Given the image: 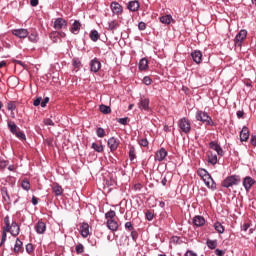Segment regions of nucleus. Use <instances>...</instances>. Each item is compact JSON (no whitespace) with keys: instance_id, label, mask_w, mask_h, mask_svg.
<instances>
[{"instance_id":"obj_42","label":"nucleus","mask_w":256,"mask_h":256,"mask_svg":"<svg viewBox=\"0 0 256 256\" xmlns=\"http://www.w3.org/2000/svg\"><path fill=\"white\" fill-rule=\"evenodd\" d=\"M21 187L24 189V191H30L31 189V182H29L28 179H24L21 182Z\"/></svg>"},{"instance_id":"obj_59","label":"nucleus","mask_w":256,"mask_h":256,"mask_svg":"<svg viewBox=\"0 0 256 256\" xmlns=\"http://www.w3.org/2000/svg\"><path fill=\"white\" fill-rule=\"evenodd\" d=\"M9 165V161L7 160H0V169H5Z\"/></svg>"},{"instance_id":"obj_3","label":"nucleus","mask_w":256,"mask_h":256,"mask_svg":"<svg viewBox=\"0 0 256 256\" xmlns=\"http://www.w3.org/2000/svg\"><path fill=\"white\" fill-rule=\"evenodd\" d=\"M178 131L180 135H189L191 133V120L187 117L178 120Z\"/></svg>"},{"instance_id":"obj_6","label":"nucleus","mask_w":256,"mask_h":256,"mask_svg":"<svg viewBox=\"0 0 256 256\" xmlns=\"http://www.w3.org/2000/svg\"><path fill=\"white\" fill-rule=\"evenodd\" d=\"M247 39V30H240L234 38L235 47H243V41Z\"/></svg>"},{"instance_id":"obj_33","label":"nucleus","mask_w":256,"mask_h":256,"mask_svg":"<svg viewBox=\"0 0 256 256\" xmlns=\"http://www.w3.org/2000/svg\"><path fill=\"white\" fill-rule=\"evenodd\" d=\"M121 24H119V21L112 20L108 22V31H116V29H119Z\"/></svg>"},{"instance_id":"obj_53","label":"nucleus","mask_w":256,"mask_h":256,"mask_svg":"<svg viewBox=\"0 0 256 256\" xmlns=\"http://www.w3.org/2000/svg\"><path fill=\"white\" fill-rule=\"evenodd\" d=\"M124 227H125V229H126L127 231H132V230L135 229V227L133 226V223H131V222H126L125 225H124Z\"/></svg>"},{"instance_id":"obj_8","label":"nucleus","mask_w":256,"mask_h":256,"mask_svg":"<svg viewBox=\"0 0 256 256\" xmlns=\"http://www.w3.org/2000/svg\"><path fill=\"white\" fill-rule=\"evenodd\" d=\"M110 9L113 15H116L117 17H121V15H123V6L117 1L110 3Z\"/></svg>"},{"instance_id":"obj_28","label":"nucleus","mask_w":256,"mask_h":256,"mask_svg":"<svg viewBox=\"0 0 256 256\" xmlns=\"http://www.w3.org/2000/svg\"><path fill=\"white\" fill-rule=\"evenodd\" d=\"M52 193H54L56 197L63 195V187L59 185V183H54L52 186Z\"/></svg>"},{"instance_id":"obj_50","label":"nucleus","mask_w":256,"mask_h":256,"mask_svg":"<svg viewBox=\"0 0 256 256\" xmlns=\"http://www.w3.org/2000/svg\"><path fill=\"white\" fill-rule=\"evenodd\" d=\"M96 135L97 137H99L100 139H103V137H105V129L99 127L96 130Z\"/></svg>"},{"instance_id":"obj_15","label":"nucleus","mask_w":256,"mask_h":256,"mask_svg":"<svg viewBox=\"0 0 256 256\" xmlns=\"http://www.w3.org/2000/svg\"><path fill=\"white\" fill-rule=\"evenodd\" d=\"M53 28L56 31H61V29H67V20L64 18H56L54 20Z\"/></svg>"},{"instance_id":"obj_35","label":"nucleus","mask_w":256,"mask_h":256,"mask_svg":"<svg viewBox=\"0 0 256 256\" xmlns=\"http://www.w3.org/2000/svg\"><path fill=\"white\" fill-rule=\"evenodd\" d=\"M91 41L94 43H97L98 39H101V34L97 30H91L90 35H89Z\"/></svg>"},{"instance_id":"obj_9","label":"nucleus","mask_w":256,"mask_h":256,"mask_svg":"<svg viewBox=\"0 0 256 256\" xmlns=\"http://www.w3.org/2000/svg\"><path fill=\"white\" fill-rule=\"evenodd\" d=\"M167 155H169V152H167V150L164 147H162L156 151L154 155V161L161 163L165 161V159H167Z\"/></svg>"},{"instance_id":"obj_16","label":"nucleus","mask_w":256,"mask_h":256,"mask_svg":"<svg viewBox=\"0 0 256 256\" xmlns=\"http://www.w3.org/2000/svg\"><path fill=\"white\" fill-rule=\"evenodd\" d=\"M255 183H256L255 179H253L251 176H246L242 181V185L245 191H247V193L251 191V188L253 187V185H255Z\"/></svg>"},{"instance_id":"obj_10","label":"nucleus","mask_w":256,"mask_h":256,"mask_svg":"<svg viewBox=\"0 0 256 256\" xmlns=\"http://www.w3.org/2000/svg\"><path fill=\"white\" fill-rule=\"evenodd\" d=\"M108 148L110 149L111 153H115L117 149H119V145H121V141L118 138L111 137L107 141Z\"/></svg>"},{"instance_id":"obj_56","label":"nucleus","mask_w":256,"mask_h":256,"mask_svg":"<svg viewBox=\"0 0 256 256\" xmlns=\"http://www.w3.org/2000/svg\"><path fill=\"white\" fill-rule=\"evenodd\" d=\"M138 29L139 31H145V29H147V24L145 22H139Z\"/></svg>"},{"instance_id":"obj_45","label":"nucleus","mask_w":256,"mask_h":256,"mask_svg":"<svg viewBox=\"0 0 256 256\" xmlns=\"http://www.w3.org/2000/svg\"><path fill=\"white\" fill-rule=\"evenodd\" d=\"M7 231H9V228L7 227L5 231H2V237L0 240V247H3L5 245V241H7Z\"/></svg>"},{"instance_id":"obj_2","label":"nucleus","mask_w":256,"mask_h":256,"mask_svg":"<svg viewBox=\"0 0 256 256\" xmlns=\"http://www.w3.org/2000/svg\"><path fill=\"white\" fill-rule=\"evenodd\" d=\"M115 217H117V213L114 210H109L108 212L105 213V219L106 221V226L110 231H119V222L115 220Z\"/></svg>"},{"instance_id":"obj_17","label":"nucleus","mask_w":256,"mask_h":256,"mask_svg":"<svg viewBox=\"0 0 256 256\" xmlns=\"http://www.w3.org/2000/svg\"><path fill=\"white\" fill-rule=\"evenodd\" d=\"M34 229L38 235H44L45 231H47V224L41 219L35 224Z\"/></svg>"},{"instance_id":"obj_52","label":"nucleus","mask_w":256,"mask_h":256,"mask_svg":"<svg viewBox=\"0 0 256 256\" xmlns=\"http://www.w3.org/2000/svg\"><path fill=\"white\" fill-rule=\"evenodd\" d=\"M142 81H143L144 85H147V86H149V85H151V83H153V79H151V77H149V76H145Z\"/></svg>"},{"instance_id":"obj_14","label":"nucleus","mask_w":256,"mask_h":256,"mask_svg":"<svg viewBox=\"0 0 256 256\" xmlns=\"http://www.w3.org/2000/svg\"><path fill=\"white\" fill-rule=\"evenodd\" d=\"M126 8L131 13H137L141 9V3H139V0H131L127 3Z\"/></svg>"},{"instance_id":"obj_36","label":"nucleus","mask_w":256,"mask_h":256,"mask_svg":"<svg viewBox=\"0 0 256 256\" xmlns=\"http://www.w3.org/2000/svg\"><path fill=\"white\" fill-rule=\"evenodd\" d=\"M72 67H74V69H77V71H79V69L83 67V64L81 63V59L74 57L72 59Z\"/></svg>"},{"instance_id":"obj_54","label":"nucleus","mask_w":256,"mask_h":256,"mask_svg":"<svg viewBox=\"0 0 256 256\" xmlns=\"http://www.w3.org/2000/svg\"><path fill=\"white\" fill-rule=\"evenodd\" d=\"M13 63H15V65H20L23 69H27V64L23 63V61L13 60Z\"/></svg>"},{"instance_id":"obj_64","label":"nucleus","mask_w":256,"mask_h":256,"mask_svg":"<svg viewBox=\"0 0 256 256\" xmlns=\"http://www.w3.org/2000/svg\"><path fill=\"white\" fill-rule=\"evenodd\" d=\"M185 256H197V254L195 252H193L192 250H187L185 253Z\"/></svg>"},{"instance_id":"obj_1","label":"nucleus","mask_w":256,"mask_h":256,"mask_svg":"<svg viewBox=\"0 0 256 256\" xmlns=\"http://www.w3.org/2000/svg\"><path fill=\"white\" fill-rule=\"evenodd\" d=\"M7 227L9 230L6 231V234L10 233L12 237H17L19 233H21V227L16 221H12L11 223V220H9V215L4 217V227H2V231H5Z\"/></svg>"},{"instance_id":"obj_22","label":"nucleus","mask_w":256,"mask_h":256,"mask_svg":"<svg viewBox=\"0 0 256 256\" xmlns=\"http://www.w3.org/2000/svg\"><path fill=\"white\" fill-rule=\"evenodd\" d=\"M82 24L79 20H75L70 27V33L73 35H79V32L81 31Z\"/></svg>"},{"instance_id":"obj_37","label":"nucleus","mask_w":256,"mask_h":256,"mask_svg":"<svg viewBox=\"0 0 256 256\" xmlns=\"http://www.w3.org/2000/svg\"><path fill=\"white\" fill-rule=\"evenodd\" d=\"M99 111H100V113H103L104 115H109V113H111V107H109L105 104H101L99 106Z\"/></svg>"},{"instance_id":"obj_51","label":"nucleus","mask_w":256,"mask_h":256,"mask_svg":"<svg viewBox=\"0 0 256 256\" xmlns=\"http://www.w3.org/2000/svg\"><path fill=\"white\" fill-rule=\"evenodd\" d=\"M131 237H132V241H134V243H137V239H139V232H137V230H132L131 231Z\"/></svg>"},{"instance_id":"obj_19","label":"nucleus","mask_w":256,"mask_h":256,"mask_svg":"<svg viewBox=\"0 0 256 256\" xmlns=\"http://www.w3.org/2000/svg\"><path fill=\"white\" fill-rule=\"evenodd\" d=\"M25 249L23 248V241L21 239L16 238L14 248H13V253L15 255H20V253H23Z\"/></svg>"},{"instance_id":"obj_41","label":"nucleus","mask_w":256,"mask_h":256,"mask_svg":"<svg viewBox=\"0 0 256 256\" xmlns=\"http://www.w3.org/2000/svg\"><path fill=\"white\" fill-rule=\"evenodd\" d=\"M206 245L208 249H211V250L217 249V240L207 239Z\"/></svg>"},{"instance_id":"obj_46","label":"nucleus","mask_w":256,"mask_h":256,"mask_svg":"<svg viewBox=\"0 0 256 256\" xmlns=\"http://www.w3.org/2000/svg\"><path fill=\"white\" fill-rule=\"evenodd\" d=\"M75 251L77 255H81L82 253H85V246H83L81 243H78L75 247Z\"/></svg>"},{"instance_id":"obj_34","label":"nucleus","mask_w":256,"mask_h":256,"mask_svg":"<svg viewBox=\"0 0 256 256\" xmlns=\"http://www.w3.org/2000/svg\"><path fill=\"white\" fill-rule=\"evenodd\" d=\"M1 195L6 203H9V201H11V196H9V191L7 190V187L1 188Z\"/></svg>"},{"instance_id":"obj_55","label":"nucleus","mask_w":256,"mask_h":256,"mask_svg":"<svg viewBox=\"0 0 256 256\" xmlns=\"http://www.w3.org/2000/svg\"><path fill=\"white\" fill-rule=\"evenodd\" d=\"M127 121H129V118H118L117 123H120V125H127Z\"/></svg>"},{"instance_id":"obj_31","label":"nucleus","mask_w":256,"mask_h":256,"mask_svg":"<svg viewBox=\"0 0 256 256\" xmlns=\"http://www.w3.org/2000/svg\"><path fill=\"white\" fill-rule=\"evenodd\" d=\"M128 157L130 159V161H133L134 159H137V150L135 149V146L133 145H129L128 146Z\"/></svg>"},{"instance_id":"obj_23","label":"nucleus","mask_w":256,"mask_h":256,"mask_svg":"<svg viewBox=\"0 0 256 256\" xmlns=\"http://www.w3.org/2000/svg\"><path fill=\"white\" fill-rule=\"evenodd\" d=\"M203 182L205 183L206 187H208V189H211L212 191H215V189H217V183H215V180H213V177H211V175L210 178H205Z\"/></svg>"},{"instance_id":"obj_21","label":"nucleus","mask_w":256,"mask_h":256,"mask_svg":"<svg viewBox=\"0 0 256 256\" xmlns=\"http://www.w3.org/2000/svg\"><path fill=\"white\" fill-rule=\"evenodd\" d=\"M192 224L194 227H204L205 226V217L201 215H196L192 219Z\"/></svg>"},{"instance_id":"obj_27","label":"nucleus","mask_w":256,"mask_h":256,"mask_svg":"<svg viewBox=\"0 0 256 256\" xmlns=\"http://www.w3.org/2000/svg\"><path fill=\"white\" fill-rule=\"evenodd\" d=\"M197 176L200 177L202 181H204V179H211V174L204 168H199L197 170Z\"/></svg>"},{"instance_id":"obj_58","label":"nucleus","mask_w":256,"mask_h":256,"mask_svg":"<svg viewBox=\"0 0 256 256\" xmlns=\"http://www.w3.org/2000/svg\"><path fill=\"white\" fill-rule=\"evenodd\" d=\"M44 124L50 125L51 127H53L55 125V122H53V120H51V118H46V119H44Z\"/></svg>"},{"instance_id":"obj_30","label":"nucleus","mask_w":256,"mask_h":256,"mask_svg":"<svg viewBox=\"0 0 256 256\" xmlns=\"http://www.w3.org/2000/svg\"><path fill=\"white\" fill-rule=\"evenodd\" d=\"M160 23H163V25H171V22L173 21V16L171 14L163 15L159 18Z\"/></svg>"},{"instance_id":"obj_40","label":"nucleus","mask_w":256,"mask_h":256,"mask_svg":"<svg viewBox=\"0 0 256 256\" xmlns=\"http://www.w3.org/2000/svg\"><path fill=\"white\" fill-rule=\"evenodd\" d=\"M49 37H50L51 41H53L54 43H58V41H59V31L50 32Z\"/></svg>"},{"instance_id":"obj_7","label":"nucleus","mask_w":256,"mask_h":256,"mask_svg":"<svg viewBox=\"0 0 256 256\" xmlns=\"http://www.w3.org/2000/svg\"><path fill=\"white\" fill-rule=\"evenodd\" d=\"M151 103V100H149V98L142 96L140 97V100L138 102V109H140L141 111H151V107L149 106Z\"/></svg>"},{"instance_id":"obj_63","label":"nucleus","mask_w":256,"mask_h":256,"mask_svg":"<svg viewBox=\"0 0 256 256\" xmlns=\"http://www.w3.org/2000/svg\"><path fill=\"white\" fill-rule=\"evenodd\" d=\"M250 143L253 147H256V135L251 136Z\"/></svg>"},{"instance_id":"obj_11","label":"nucleus","mask_w":256,"mask_h":256,"mask_svg":"<svg viewBox=\"0 0 256 256\" xmlns=\"http://www.w3.org/2000/svg\"><path fill=\"white\" fill-rule=\"evenodd\" d=\"M209 149H212L213 151H216L218 157H224L225 151H223V148L217 141H211L209 143Z\"/></svg>"},{"instance_id":"obj_12","label":"nucleus","mask_w":256,"mask_h":256,"mask_svg":"<svg viewBox=\"0 0 256 256\" xmlns=\"http://www.w3.org/2000/svg\"><path fill=\"white\" fill-rule=\"evenodd\" d=\"M12 35H14V37H17L18 39H27V37L29 36V30L25 28L13 29Z\"/></svg>"},{"instance_id":"obj_57","label":"nucleus","mask_w":256,"mask_h":256,"mask_svg":"<svg viewBox=\"0 0 256 256\" xmlns=\"http://www.w3.org/2000/svg\"><path fill=\"white\" fill-rule=\"evenodd\" d=\"M171 241H172L173 243H176V244H178V245H181V237H179V236H172Z\"/></svg>"},{"instance_id":"obj_32","label":"nucleus","mask_w":256,"mask_h":256,"mask_svg":"<svg viewBox=\"0 0 256 256\" xmlns=\"http://www.w3.org/2000/svg\"><path fill=\"white\" fill-rule=\"evenodd\" d=\"M207 157L208 163H210V165H215L218 162L217 154L213 153V151H208Z\"/></svg>"},{"instance_id":"obj_38","label":"nucleus","mask_w":256,"mask_h":256,"mask_svg":"<svg viewBox=\"0 0 256 256\" xmlns=\"http://www.w3.org/2000/svg\"><path fill=\"white\" fill-rule=\"evenodd\" d=\"M214 229L215 231H217V233H220V234L225 233V227L223 226V224H221V222H216L214 224Z\"/></svg>"},{"instance_id":"obj_13","label":"nucleus","mask_w":256,"mask_h":256,"mask_svg":"<svg viewBox=\"0 0 256 256\" xmlns=\"http://www.w3.org/2000/svg\"><path fill=\"white\" fill-rule=\"evenodd\" d=\"M89 67L91 73H99L101 71V61H99V58H94L89 62Z\"/></svg>"},{"instance_id":"obj_44","label":"nucleus","mask_w":256,"mask_h":256,"mask_svg":"<svg viewBox=\"0 0 256 256\" xmlns=\"http://www.w3.org/2000/svg\"><path fill=\"white\" fill-rule=\"evenodd\" d=\"M15 137L20 139V141H25L27 139V136H25V132L18 130L16 133H14Z\"/></svg>"},{"instance_id":"obj_26","label":"nucleus","mask_w":256,"mask_h":256,"mask_svg":"<svg viewBox=\"0 0 256 256\" xmlns=\"http://www.w3.org/2000/svg\"><path fill=\"white\" fill-rule=\"evenodd\" d=\"M240 141L243 143L249 141V128L244 126L240 132Z\"/></svg>"},{"instance_id":"obj_49","label":"nucleus","mask_w":256,"mask_h":256,"mask_svg":"<svg viewBox=\"0 0 256 256\" xmlns=\"http://www.w3.org/2000/svg\"><path fill=\"white\" fill-rule=\"evenodd\" d=\"M146 219L147 221H153L154 217H155V213L153 212V210H148L146 213Z\"/></svg>"},{"instance_id":"obj_48","label":"nucleus","mask_w":256,"mask_h":256,"mask_svg":"<svg viewBox=\"0 0 256 256\" xmlns=\"http://www.w3.org/2000/svg\"><path fill=\"white\" fill-rule=\"evenodd\" d=\"M26 253H28V255H33V253H35V246L32 243L26 245Z\"/></svg>"},{"instance_id":"obj_29","label":"nucleus","mask_w":256,"mask_h":256,"mask_svg":"<svg viewBox=\"0 0 256 256\" xmlns=\"http://www.w3.org/2000/svg\"><path fill=\"white\" fill-rule=\"evenodd\" d=\"M7 127L12 135H15V133H17V131L19 130V127L17 126V124H15L13 120L7 121Z\"/></svg>"},{"instance_id":"obj_20","label":"nucleus","mask_w":256,"mask_h":256,"mask_svg":"<svg viewBox=\"0 0 256 256\" xmlns=\"http://www.w3.org/2000/svg\"><path fill=\"white\" fill-rule=\"evenodd\" d=\"M80 235L84 238L87 239L89 237L90 232H89V223L87 222H82L80 224Z\"/></svg>"},{"instance_id":"obj_4","label":"nucleus","mask_w":256,"mask_h":256,"mask_svg":"<svg viewBox=\"0 0 256 256\" xmlns=\"http://www.w3.org/2000/svg\"><path fill=\"white\" fill-rule=\"evenodd\" d=\"M196 121H200V123H204V125H209L210 127H215V122L213 118L209 116V114L205 111L198 110L195 115Z\"/></svg>"},{"instance_id":"obj_62","label":"nucleus","mask_w":256,"mask_h":256,"mask_svg":"<svg viewBox=\"0 0 256 256\" xmlns=\"http://www.w3.org/2000/svg\"><path fill=\"white\" fill-rule=\"evenodd\" d=\"M214 253L217 256H225V250L216 249Z\"/></svg>"},{"instance_id":"obj_47","label":"nucleus","mask_w":256,"mask_h":256,"mask_svg":"<svg viewBox=\"0 0 256 256\" xmlns=\"http://www.w3.org/2000/svg\"><path fill=\"white\" fill-rule=\"evenodd\" d=\"M91 147L94 149V151H96V153H103V145L93 142Z\"/></svg>"},{"instance_id":"obj_43","label":"nucleus","mask_w":256,"mask_h":256,"mask_svg":"<svg viewBox=\"0 0 256 256\" xmlns=\"http://www.w3.org/2000/svg\"><path fill=\"white\" fill-rule=\"evenodd\" d=\"M137 143L140 147H149V140L147 138H138Z\"/></svg>"},{"instance_id":"obj_5","label":"nucleus","mask_w":256,"mask_h":256,"mask_svg":"<svg viewBox=\"0 0 256 256\" xmlns=\"http://www.w3.org/2000/svg\"><path fill=\"white\" fill-rule=\"evenodd\" d=\"M241 183V176L239 175H230L227 176L221 183L222 187L229 189V187H235Z\"/></svg>"},{"instance_id":"obj_60","label":"nucleus","mask_w":256,"mask_h":256,"mask_svg":"<svg viewBox=\"0 0 256 256\" xmlns=\"http://www.w3.org/2000/svg\"><path fill=\"white\" fill-rule=\"evenodd\" d=\"M47 103H49V97H45L43 100H41V107L45 108L47 107Z\"/></svg>"},{"instance_id":"obj_61","label":"nucleus","mask_w":256,"mask_h":256,"mask_svg":"<svg viewBox=\"0 0 256 256\" xmlns=\"http://www.w3.org/2000/svg\"><path fill=\"white\" fill-rule=\"evenodd\" d=\"M249 227H251V223L246 222L241 226V231H248Z\"/></svg>"},{"instance_id":"obj_39","label":"nucleus","mask_w":256,"mask_h":256,"mask_svg":"<svg viewBox=\"0 0 256 256\" xmlns=\"http://www.w3.org/2000/svg\"><path fill=\"white\" fill-rule=\"evenodd\" d=\"M19 104L18 101H9L7 103V110L8 111H15V109H17V105Z\"/></svg>"},{"instance_id":"obj_25","label":"nucleus","mask_w":256,"mask_h":256,"mask_svg":"<svg viewBox=\"0 0 256 256\" xmlns=\"http://www.w3.org/2000/svg\"><path fill=\"white\" fill-rule=\"evenodd\" d=\"M139 71H149V60L142 58L138 64Z\"/></svg>"},{"instance_id":"obj_24","label":"nucleus","mask_w":256,"mask_h":256,"mask_svg":"<svg viewBox=\"0 0 256 256\" xmlns=\"http://www.w3.org/2000/svg\"><path fill=\"white\" fill-rule=\"evenodd\" d=\"M27 37L31 43H39V32L37 30H32Z\"/></svg>"},{"instance_id":"obj_18","label":"nucleus","mask_w":256,"mask_h":256,"mask_svg":"<svg viewBox=\"0 0 256 256\" xmlns=\"http://www.w3.org/2000/svg\"><path fill=\"white\" fill-rule=\"evenodd\" d=\"M191 57L197 65H201L203 62V53L200 50H194L191 52Z\"/></svg>"}]
</instances>
